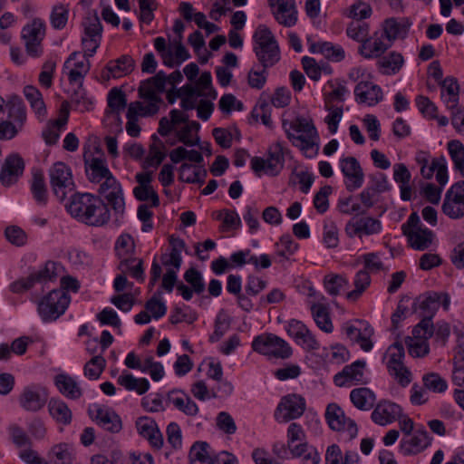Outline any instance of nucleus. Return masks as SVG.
<instances>
[{"label":"nucleus","mask_w":464,"mask_h":464,"mask_svg":"<svg viewBox=\"0 0 464 464\" xmlns=\"http://www.w3.org/2000/svg\"><path fill=\"white\" fill-rule=\"evenodd\" d=\"M382 73L386 75L397 73L404 64V58L401 53L391 52L378 60Z\"/></svg>","instance_id":"f704fd0d"},{"label":"nucleus","mask_w":464,"mask_h":464,"mask_svg":"<svg viewBox=\"0 0 464 464\" xmlns=\"http://www.w3.org/2000/svg\"><path fill=\"white\" fill-rule=\"evenodd\" d=\"M370 284L371 277L369 272L364 269L358 271L354 279L355 289L347 294V298L349 300H357Z\"/></svg>","instance_id":"3c124183"},{"label":"nucleus","mask_w":464,"mask_h":464,"mask_svg":"<svg viewBox=\"0 0 464 464\" xmlns=\"http://www.w3.org/2000/svg\"><path fill=\"white\" fill-rule=\"evenodd\" d=\"M401 416V406L388 401H380L372 412V420L381 426L390 424Z\"/></svg>","instance_id":"6ab92c4d"},{"label":"nucleus","mask_w":464,"mask_h":464,"mask_svg":"<svg viewBox=\"0 0 464 464\" xmlns=\"http://www.w3.org/2000/svg\"><path fill=\"white\" fill-rule=\"evenodd\" d=\"M365 364L364 361L358 360L350 365L344 366L342 372L335 374L334 383L337 386H343L348 382L355 383L362 382Z\"/></svg>","instance_id":"c85d7f7f"},{"label":"nucleus","mask_w":464,"mask_h":464,"mask_svg":"<svg viewBox=\"0 0 464 464\" xmlns=\"http://www.w3.org/2000/svg\"><path fill=\"white\" fill-rule=\"evenodd\" d=\"M287 120H283L282 126L286 133L287 138L292 141L293 145L299 147L304 152L307 158H313L318 153V133L316 135H297L295 136L287 129Z\"/></svg>","instance_id":"412c9836"},{"label":"nucleus","mask_w":464,"mask_h":464,"mask_svg":"<svg viewBox=\"0 0 464 464\" xmlns=\"http://www.w3.org/2000/svg\"><path fill=\"white\" fill-rule=\"evenodd\" d=\"M277 9L274 13L276 21L286 26L291 27L295 24L297 18L295 11L294 0L286 2L276 6Z\"/></svg>","instance_id":"79ce46f5"},{"label":"nucleus","mask_w":464,"mask_h":464,"mask_svg":"<svg viewBox=\"0 0 464 464\" xmlns=\"http://www.w3.org/2000/svg\"><path fill=\"white\" fill-rule=\"evenodd\" d=\"M24 94L36 114L39 116L45 115V104L38 89L33 85H27L24 88Z\"/></svg>","instance_id":"a18cd8bd"},{"label":"nucleus","mask_w":464,"mask_h":464,"mask_svg":"<svg viewBox=\"0 0 464 464\" xmlns=\"http://www.w3.org/2000/svg\"><path fill=\"white\" fill-rule=\"evenodd\" d=\"M54 384L58 391L69 399L77 400L82 395V391L77 382L68 374H57L54 378Z\"/></svg>","instance_id":"7c9ffc66"},{"label":"nucleus","mask_w":464,"mask_h":464,"mask_svg":"<svg viewBox=\"0 0 464 464\" xmlns=\"http://www.w3.org/2000/svg\"><path fill=\"white\" fill-rule=\"evenodd\" d=\"M184 279L188 283L196 294H201L205 290V284L201 273L194 267H190L184 274Z\"/></svg>","instance_id":"0e129e2a"},{"label":"nucleus","mask_w":464,"mask_h":464,"mask_svg":"<svg viewBox=\"0 0 464 464\" xmlns=\"http://www.w3.org/2000/svg\"><path fill=\"white\" fill-rule=\"evenodd\" d=\"M216 425L224 433L232 435L237 431V425L232 416L227 411H221L216 418Z\"/></svg>","instance_id":"338daca9"},{"label":"nucleus","mask_w":464,"mask_h":464,"mask_svg":"<svg viewBox=\"0 0 464 464\" xmlns=\"http://www.w3.org/2000/svg\"><path fill=\"white\" fill-rule=\"evenodd\" d=\"M442 212L451 219L464 217V180L454 183L446 192Z\"/></svg>","instance_id":"9d476101"},{"label":"nucleus","mask_w":464,"mask_h":464,"mask_svg":"<svg viewBox=\"0 0 464 464\" xmlns=\"http://www.w3.org/2000/svg\"><path fill=\"white\" fill-rule=\"evenodd\" d=\"M411 25V23L407 18H402L398 21L395 18H389L384 21L383 34L389 42L392 43L397 38L404 39Z\"/></svg>","instance_id":"c756f323"},{"label":"nucleus","mask_w":464,"mask_h":464,"mask_svg":"<svg viewBox=\"0 0 464 464\" xmlns=\"http://www.w3.org/2000/svg\"><path fill=\"white\" fill-rule=\"evenodd\" d=\"M392 45V43L385 44L381 39H375L373 42L371 38L368 41H364L359 48V53L367 59L373 57H380L385 53Z\"/></svg>","instance_id":"a19ab883"},{"label":"nucleus","mask_w":464,"mask_h":464,"mask_svg":"<svg viewBox=\"0 0 464 464\" xmlns=\"http://www.w3.org/2000/svg\"><path fill=\"white\" fill-rule=\"evenodd\" d=\"M204 93L199 91L198 88L190 85V84H185L181 88L177 89L175 87H172L168 92H167V100L169 103L173 104L178 98H180L181 100L188 96H203Z\"/></svg>","instance_id":"603ef678"},{"label":"nucleus","mask_w":464,"mask_h":464,"mask_svg":"<svg viewBox=\"0 0 464 464\" xmlns=\"http://www.w3.org/2000/svg\"><path fill=\"white\" fill-rule=\"evenodd\" d=\"M405 237L412 248L425 250L430 246L433 234L429 228H418Z\"/></svg>","instance_id":"e433bc0d"},{"label":"nucleus","mask_w":464,"mask_h":464,"mask_svg":"<svg viewBox=\"0 0 464 464\" xmlns=\"http://www.w3.org/2000/svg\"><path fill=\"white\" fill-rule=\"evenodd\" d=\"M108 107L107 115L114 114L121 125L120 112L123 111L127 105L126 94L118 88H112L108 93Z\"/></svg>","instance_id":"c9c22d12"},{"label":"nucleus","mask_w":464,"mask_h":464,"mask_svg":"<svg viewBox=\"0 0 464 464\" xmlns=\"http://www.w3.org/2000/svg\"><path fill=\"white\" fill-rule=\"evenodd\" d=\"M50 415L58 422L69 425L72 422V414L68 405L62 400L52 398L48 402Z\"/></svg>","instance_id":"473e14b6"},{"label":"nucleus","mask_w":464,"mask_h":464,"mask_svg":"<svg viewBox=\"0 0 464 464\" xmlns=\"http://www.w3.org/2000/svg\"><path fill=\"white\" fill-rule=\"evenodd\" d=\"M253 40V51L261 67L270 68L279 62L280 49L278 44L266 25H258L254 33Z\"/></svg>","instance_id":"f03ea898"},{"label":"nucleus","mask_w":464,"mask_h":464,"mask_svg":"<svg viewBox=\"0 0 464 464\" xmlns=\"http://www.w3.org/2000/svg\"><path fill=\"white\" fill-rule=\"evenodd\" d=\"M311 312L316 325L324 332L329 334L334 330V325L330 317L329 308L326 304L321 303H313Z\"/></svg>","instance_id":"72a5a7b5"},{"label":"nucleus","mask_w":464,"mask_h":464,"mask_svg":"<svg viewBox=\"0 0 464 464\" xmlns=\"http://www.w3.org/2000/svg\"><path fill=\"white\" fill-rule=\"evenodd\" d=\"M441 295L438 292H429L420 295L412 303L413 313L420 312L422 317L420 322L412 330L415 339L428 340L433 336V324L431 320L440 305Z\"/></svg>","instance_id":"f257e3e1"},{"label":"nucleus","mask_w":464,"mask_h":464,"mask_svg":"<svg viewBox=\"0 0 464 464\" xmlns=\"http://www.w3.org/2000/svg\"><path fill=\"white\" fill-rule=\"evenodd\" d=\"M252 348L255 352L275 358L286 359L292 355L289 344L274 334H264L255 337Z\"/></svg>","instance_id":"39448f33"},{"label":"nucleus","mask_w":464,"mask_h":464,"mask_svg":"<svg viewBox=\"0 0 464 464\" xmlns=\"http://www.w3.org/2000/svg\"><path fill=\"white\" fill-rule=\"evenodd\" d=\"M345 233L350 237L371 236L378 234L382 230V223L372 217H353L345 225Z\"/></svg>","instance_id":"f8f14e48"},{"label":"nucleus","mask_w":464,"mask_h":464,"mask_svg":"<svg viewBox=\"0 0 464 464\" xmlns=\"http://www.w3.org/2000/svg\"><path fill=\"white\" fill-rule=\"evenodd\" d=\"M84 164L88 179L92 183H100L103 179L108 180L109 177L114 178L107 166L106 160L103 158L84 155Z\"/></svg>","instance_id":"aec40b11"},{"label":"nucleus","mask_w":464,"mask_h":464,"mask_svg":"<svg viewBox=\"0 0 464 464\" xmlns=\"http://www.w3.org/2000/svg\"><path fill=\"white\" fill-rule=\"evenodd\" d=\"M49 175L53 194L60 201H63L67 194L75 188L70 167L61 161L55 162L50 169Z\"/></svg>","instance_id":"423d86ee"},{"label":"nucleus","mask_w":464,"mask_h":464,"mask_svg":"<svg viewBox=\"0 0 464 464\" xmlns=\"http://www.w3.org/2000/svg\"><path fill=\"white\" fill-rule=\"evenodd\" d=\"M47 399L48 392L46 388L33 384L24 388L18 401L24 410L36 412L44 408Z\"/></svg>","instance_id":"ddd939ff"},{"label":"nucleus","mask_w":464,"mask_h":464,"mask_svg":"<svg viewBox=\"0 0 464 464\" xmlns=\"http://www.w3.org/2000/svg\"><path fill=\"white\" fill-rule=\"evenodd\" d=\"M51 453L55 457L56 464H72V453L68 444L54 445Z\"/></svg>","instance_id":"774afa93"},{"label":"nucleus","mask_w":464,"mask_h":464,"mask_svg":"<svg viewBox=\"0 0 464 464\" xmlns=\"http://www.w3.org/2000/svg\"><path fill=\"white\" fill-rule=\"evenodd\" d=\"M62 266L53 261H47L44 266L37 271H33L26 277L19 278L10 285V291L14 294H21L32 289L35 284H43L53 281L59 276Z\"/></svg>","instance_id":"20e7f679"},{"label":"nucleus","mask_w":464,"mask_h":464,"mask_svg":"<svg viewBox=\"0 0 464 464\" xmlns=\"http://www.w3.org/2000/svg\"><path fill=\"white\" fill-rule=\"evenodd\" d=\"M285 152L281 142L277 141L268 150V157L266 160L267 162V170L272 174H277L283 169Z\"/></svg>","instance_id":"4c0bfd02"},{"label":"nucleus","mask_w":464,"mask_h":464,"mask_svg":"<svg viewBox=\"0 0 464 464\" xmlns=\"http://www.w3.org/2000/svg\"><path fill=\"white\" fill-rule=\"evenodd\" d=\"M167 75L163 71L158 72L154 76L140 82L139 95L145 100L162 101L158 92H165Z\"/></svg>","instance_id":"dca6fc26"},{"label":"nucleus","mask_w":464,"mask_h":464,"mask_svg":"<svg viewBox=\"0 0 464 464\" xmlns=\"http://www.w3.org/2000/svg\"><path fill=\"white\" fill-rule=\"evenodd\" d=\"M422 381L425 388L433 392H443L448 388L447 382L435 372L425 374Z\"/></svg>","instance_id":"bf43d9fd"},{"label":"nucleus","mask_w":464,"mask_h":464,"mask_svg":"<svg viewBox=\"0 0 464 464\" xmlns=\"http://www.w3.org/2000/svg\"><path fill=\"white\" fill-rule=\"evenodd\" d=\"M431 442V438L424 429H418L411 438H403L400 443V450L405 456L416 455L424 450Z\"/></svg>","instance_id":"a211bd4d"},{"label":"nucleus","mask_w":464,"mask_h":464,"mask_svg":"<svg viewBox=\"0 0 464 464\" xmlns=\"http://www.w3.org/2000/svg\"><path fill=\"white\" fill-rule=\"evenodd\" d=\"M119 269L123 274L130 273V276L138 281H144V268L142 259L128 258L121 261Z\"/></svg>","instance_id":"49530a36"},{"label":"nucleus","mask_w":464,"mask_h":464,"mask_svg":"<svg viewBox=\"0 0 464 464\" xmlns=\"http://www.w3.org/2000/svg\"><path fill=\"white\" fill-rule=\"evenodd\" d=\"M305 400L293 393L284 396L275 411V418L279 422H288L301 417L305 411Z\"/></svg>","instance_id":"1a4fd4ad"},{"label":"nucleus","mask_w":464,"mask_h":464,"mask_svg":"<svg viewBox=\"0 0 464 464\" xmlns=\"http://www.w3.org/2000/svg\"><path fill=\"white\" fill-rule=\"evenodd\" d=\"M69 10L63 5H57L53 7L50 15L52 26L56 30L63 29L67 24Z\"/></svg>","instance_id":"6e6d98bb"},{"label":"nucleus","mask_w":464,"mask_h":464,"mask_svg":"<svg viewBox=\"0 0 464 464\" xmlns=\"http://www.w3.org/2000/svg\"><path fill=\"white\" fill-rule=\"evenodd\" d=\"M305 434L301 425L293 422L287 429V442L291 455L295 458L303 456L307 451L308 444L302 442Z\"/></svg>","instance_id":"bb28decb"},{"label":"nucleus","mask_w":464,"mask_h":464,"mask_svg":"<svg viewBox=\"0 0 464 464\" xmlns=\"http://www.w3.org/2000/svg\"><path fill=\"white\" fill-rule=\"evenodd\" d=\"M84 37L102 38V26L97 15L88 16L82 22Z\"/></svg>","instance_id":"69168bd1"},{"label":"nucleus","mask_w":464,"mask_h":464,"mask_svg":"<svg viewBox=\"0 0 464 464\" xmlns=\"http://www.w3.org/2000/svg\"><path fill=\"white\" fill-rule=\"evenodd\" d=\"M318 51L329 60L340 62L344 58V51L341 46H334L332 43L324 42L318 44Z\"/></svg>","instance_id":"680f3d73"},{"label":"nucleus","mask_w":464,"mask_h":464,"mask_svg":"<svg viewBox=\"0 0 464 464\" xmlns=\"http://www.w3.org/2000/svg\"><path fill=\"white\" fill-rule=\"evenodd\" d=\"M24 169V161L19 154L14 153L7 156L1 169V183L5 187L11 186L23 175Z\"/></svg>","instance_id":"2eb2a0df"},{"label":"nucleus","mask_w":464,"mask_h":464,"mask_svg":"<svg viewBox=\"0 0 464 464\" xmlns=\"http://www.w3.org/2000/svg\"><path fill=\"white\" fill-rule=\"evenodd\" d=\"M340 167L343 176L347 179L345 188L348 191L353 192L362 186L364 173L356 158L350 156L342 159Z\"/></svg>","instance_id":"4468645a"},{"label":"nucleus","mask_w":464,"mask_h":464,"mask_svg":"<svg viewBox=\"0 0 464 464\" xmlns=\"http://www.w3.org/2000/svg\"><path fill=\"white\" fill-rule=\"evenodd\" d=\"M356 102L373 106L382 100L381 87L372 82L362 81L354 88Z\"/></svg>","instance_id":"4be33fe9"},{"label":"nucleus","mask_w":464,"mask_h":464,"mask_svg":"<svg viewBox=\"0 0 464 464\" xmlns=\"http://www.w3.org/2000/svg\"><path fill=\"white\" fill-rule=\"evenodd\" d=\"M267 69L262 67L261 70L252 68L247 73V83L252 89L261 90L267 80Z\"/></svg>","instance_id":"e2e57ef3"},{"label":"nucleus","mask_w":464,"mask_h":464,"mask_svg":"<svg viewBox=\"0 0 464 464\" xmlns=\"http://www.w3.org/2000/svg\"><path fill=\"white\" fill-rule=\"evenodd\" d=\"M152 139L154 141H158L160 146L155 143L150 146V154L143 164L144 169L149 167L158 168L166 157V154L161 150V148H164L163 142L155 134L152 136Z\"/></svg>","instance_id":"de8ad7c7"},{"label":"nucleus","mask_w":464,"mask_h":464,"mask_svg":"<svg viewBox=\"0 0 464 464\" xmlns=\"http://www.w3.org/2000/svg\"><path fill=\"white\" fill-rule=\"evenodd\" d=\"M118 383L128 391H135L140 395L150 389V382L146 378H135L130 373L121 375L118 378Z\"/></svg>","instance_id":"ea45409f"},{"label":"nucleus","mask_w":464,"mask_h":464,"mask_svg":"<svg viewBox=\"0 0 464 464\" xmlns=\"http://www.w3.org/2000/svg\"><path fill=\"white\" fill-rule=\"evenodd\" d=\"M94 198L95 196L91 193L76 192L71 197L70 202L66 204V209L72 218L85 224L87 211L90 210Z\"/></svg>","instance_id":"f3484780"},{"label":"nucleus","mask_w":464,"mask_h":464,"mask_svg":"<svg viewBox=\"0 0 464 464\" xmlns=\"http://www.w3.org/2000/svg\"><path fill=\"white\" fill-rule=\"evenodd\" d=\"M325 419L332 430L337 431L346 430L351 440L357 436L358 428L356 423L351 419H346L343 411L336 403L327 405Z\"/></svg>","instance_id":"9b49d317"},{"label":"nucleus","mask_w":464,"mask_h":464,"mask_svg":"<svg viewBox=\"0 0 464 464\" xmlns=\"http://www.w3.org/2000/svg\"><path fill=\"white\" fill-rule=\"evenodd\" d=\"M347 35L357 41L360 42L362 44L364 41H368L370 38L369 35V25L367 23L355 21L350 23L346 29Z\"/></svg>","instance_id":"5fc2aeb1"},{"label":"nucleus","mask_w":464,"mask_h":464,"mask_svg":"<svg viewBox=\"0 0 464 464\" xmlns=\"http://www.w3.org/2000/svg\"><path fill=\"white\" fill-rule=\"evenodd\" d=\"M326 291L333 296L340 294L341 290L348 285V280L340 275L326 276L324 280Z\"/></svg>","instance_id":"4d7b16f0"},{"label":"nucleus","mask_w":464,"mask_h":464,"mask_svg":"<svg viewBox=\"0 0 464 464\" xmlns=\"http://www.w3.org/2000/svg\"><path fill=\"white\" fill-rule=\"evenodd\" d=\"M210 446L206 441H196L189 450L188 459L190 464H221L220 456L211 455L209 452Z\"/></svg>","instance_id":"5701e85b"},{"label":"nucleus","mask_w":464,"mask_h":464,"mask_svg":"<svg viewBox=\"0 0 464 464\" xmlns=\"http://www.w3.org/2000/svg\"><path fill=\"white\" fill-rule=\"evenodd\" d=\"M167 401L188 416H196L199 411L196 402L181 390L169 392Z\"/></svg>","instance_id":"a878e982"},{"label":"nucleus","mask_w":464,"mask_h":464,"mask_svg":"<svg viewBox=\"0 0 464 464\" xmlns=\"http://www.w3.org/2000/svg\"><path fill=\"white\" fill-rule=\"evenodd\" d=\"M287 129L302 133L301 135H316L317 132L313 121L304 117H297L295 121H288Z\"/></svg>","instance_id":"13d9d810"},{"label":"nucleus","mask_w":464,"mask_h":464,"mask_svg":"<svg viewBox=\"0 0 464 464\" xmlns=\"http://www.w3.org/2000/svg\"><path fill=\"white\" fill-rule=\"evenodd\" d=\"M31 191L37 203L45 205L47 202V188L44 181V176L41 169H35L33 172Z\"/></svg>","instance_id":"58836bf2"},{"label":"nucleus","mask_w":464,"mask_h":464,"mask_svg":"<svg viewBox=\"0 0 464 464\" xmlns=\"http://www.w3.org/2000/svg\"><path fill=\"white\" fill-rule=\"evenodd\" d=\"M135 66V61L130 55L124 54L117 60L110 61L105 66L106 73L102 72V78L110 79V77L120 78L123 75L130 73Z\"/></svg>","instance_id":"393cba45"},{"label":"nucleus","mask_w":464,"mask_h":464,"mask_svg":"<svg viewBox=\"0 0 464 464\" xmlns=\"http://www.w3.org/2000/svg\"><path fill=\"white\" fill-rule=\"evenodd\" d=\"M448 150L454 163V168L464 177V145L457 140L448 143Z\"/></svg>","instance_id":"09e8293b"},{"label":"nucleus","mask_w":464,"mask_h":464,"mask_svg":"<svg viewBox=\"0 0 464 464\" xmlns=\"http://www.w3.org/2000/svg\"><path fill=\"white\" fill-rule=\"evenodd\" d=\"M350 399L358 410L369 411L374 406L376 396L369 388L361 387L351 391Z\"/></svg>","instance_id":"2f4dec72"},{"label":"nucleus","mask_w":464,"mask_h":464,"mask_svg":"<svg viewBox=\"0 0 464 464\" xmlns=\"http://www.w3.org/2000/svg\"><path fill=\"white\" fill-rule=\"evenodd\" d=\"M189 163H182L179 167V179L186 183H198L202 185L208 173L206 169H194Z\"/></svg>","instance_id":"c03bdc74"},{"label":"nucleus","mask_w":464,"mask_h":464,"mask_svg":"<svg viewBox=\"0 0 464 464\" xmlns=\"http://www.w3.org/2000/svg\"><path fill=\"white\" fill-rule=\"evenodd\" d=\"M217 218L222 220L223 228L226 230L237 229L241 226L240 218L234 210L222 209L218 211Z\"/></svg>","instance_id":"052dcab7"},{"label":"nucleus","mask_w":464,"mask_h":464,"mask_svg":"<svg viewBox=\"0 0 464 464\" xmlns=\"http://www.w3.org/2000/svg\"><path fill=\"white\" fill-rule=\"evenodd\" d=\"M100 198L106 201L116 218H121L125 212V200L121 183L115 178H110L104 180L98 189Z\"/></svg>","instance_id":"0eeeda50"},{"label":"nucleus","mask_w":464,"mask_h":464,"mask_svg":"<svg viewBox=\"0 0 464 464\" xmlns=\"http://www.w3.org/2000/svg\"><path fill=\"white\" fill-rule=\"evenodd\" d=\"M45 36V24L40 18H34L31 24L24 26L22 39L28 55L39 57L43 53L42 42Z\"/></svg>","instance_id":"6e6552de"},{"label":"nucleus","mask_w":464,"mask_h":464,"mask_svg":"<svg viewBox=\"0 0 464 464\" xmlns=\"http://www.w3.org/2000/svg\"><path fill=\"white\" fill-rule=\"evenodd\" d=\"M92 417L99 426L111 433H118L122 428L121 417L112 410L98 407Z\"/></svg>","instance_id":"cd10ccee"},{"label":"nucleus","mask_w":464,"mask_h":464,"mask_svg":"<svg viewBox=\"0 0 464 464\" xmlns=\"http://www.w3.org/2000/svg\"><path fill=\"white\" fill-rule=\"evenodd\" d=\"M440 85L442 88L446 89L448 94L450 96L446 102L448 108L453 110L457 107L459 102V85L457 79L454 77H447L441 81Z\"/></svg>","instance_id":"864d4df0"},{"label":"nucleus","mask_w":464,"mask_h":464,"mask_svg":"<svg viewBox=\"0 0 464 464\" xmlns=\"http://www.w3.org/2000/svg\"><path fill=\"white\" fill-rule=\"evenodd\" d=\"M6 107L8 108L9 118L14 119V121L19 123V128H22L26 119L25 108L22 98L18 95L10 96L6 102Z\"/></svg>","instance_id":"37998d69"},{"label":"nucleus","mask_w":464,"mask_h":464,"mask_svg":"<svg viewBox=\"0 0 464 464\" xmlns=\"http://www.w3.org/2000/svg\"><path fill=\"white\" fill-rule=\"evenodd\" d=\"M70 301V295L63 289H53L38 302L37 310L43 321H55L64 314Z\"/></svg>","instance_id":"7ed1b4c3"},{"label":"nucleus","mask_w":464,"mask_h":464,"mask_svg":"<svg viewBox=\"0 0 464 464\" xmlns=\"http://www.w3.org/2000/svg\"><path fill=\"white\" fill-rule=\"evenodd\" d=\"M106 366V360L102 354L94 355L83 367L84 375L91 380H97Z\"/></svg>","instance_id":"8fccbe9b"},{"label":"nucleus","mask_w":464,"mask_h":464,"mask_svg":"<svg viewBox=\"0 0 464 464\" xmlns=\"http://www.w3.org/2000/svg\"><path fill=\"white\" fill-rule=\"evenodd\" d=\"M87 213L85 225L88 226L102 227L111 219V212L108 205L98 196H95L93 203Z\"/></svg>","instance_id":"b1692460"}]
</instances>
